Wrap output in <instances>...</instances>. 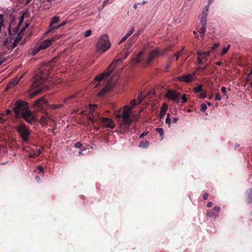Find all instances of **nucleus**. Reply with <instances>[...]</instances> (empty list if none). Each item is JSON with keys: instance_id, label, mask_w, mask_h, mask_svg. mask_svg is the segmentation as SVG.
I'll use <instances>...</instances> for the list:
<instances>
[{"instance_id": "1", "label": "nucleus", "mask_w": 252, "mask_h": 252, "mask_svg": "<svg viewBox=\"0 0 252 252\" xmlns=\"http://www.w3.org/2000/svg\"><path fill=\"white\" fill-rule=\"evenodd\" d=\"M24 16H23L20 18L19 24L13 30V33L11 32L10 28H9L8 32L10 37L3 42V47L7 49V51H5V52L11 51L15 47L17 43L22 39L25 28L29 27V25L26 24L25 26L20 28Z\"/></svg>"}, {"instance_id": "2", "label": "nucleus", "mask_w": 252, "mask_h": 252, "mask_svg": "<svg viewBox=\"0 0 252 252\" xmlns=\"http://www.w3.org/2000/svg\"><path fill=\"white\" fill-rule=\"evenodd\" d=\"M129 53L127 52L123 58H120L117 60L113 62L107 68V70L103 73L100 74L98 76H96L94 81V83H95L97 81H100L106 79V78L110 75L113 72L114 68L118 65L119 62H122L124 59H126L128 56Z\"/></svg>"}, {"instance_id": "3", "label": "nucleus", "mask_w": 252, "mask_h": 252, "mask_svg": "<svg viewBox=\"0 0 252 252\" xmlns=\"http://www.w3.org/2000/svg\"><path fill=\"white\" fill-rule=\"evenodd\" d=\"M131 113V107L129 105H125L124 107L122 115H116V118L117 119L122 118L123 124L121 126L126 125L129 126L131 123L130 115Z\"/></svg>"}, {"instance_id": "4", "label": "nucleus", "mask_w": 252, "mask_h": 252, "mask_svg": "<svg viewBox=\"0 0 252 252\" xmlns=\"http://www.w3.org/2000/svg\"><path fill=\"white\" fill-rule=\"evenodd\" d=\"M111 44L109 42V37L106 35H103L99 38L96 45V50L98 52H104L110 47Z\"/></svg>"}, {"instance_id": "5", "label": "nucleus", "mask_w": 252, "mask_h": 252, "mask_svg": "<svg viewBox=\"0 0 252 252\" xmlns=\"http://www.w3.org/2000/svg\"><path fill=\"white\" fill-rule=\"evenodd\" d=\"M29 107L28 103L21 100H18L15 103V105L13 107V111L16 114L17 117L21 116L27 110H28Z\"/></svg>"}, {"instance_id": "6", "label": "nucleus", "mask_w": 252, "mask_h": 252, "mask_svg": "<svg viewBox=\"0 0 252 252\" xmlns=\"http://www.w3.org/2000/svg\"><path fill=\"white\" fill-rule=\"evenodd\" d=\"M165 96L169 100L178 103L180 99L181 94L180 93L175 90H168L165 94Z\"/></svg>"}, {"instance_id": "7", "label": "nucleus", "mask_w": 252, "mask_h": 252, "mask_svg": "<svg viewBox=\"0 0 252 252\" xmlns=\"http://www.w3.org/2000/svg\"><path fill=\"white\" fill-rule=\"evenodd\" d=\"M17 130L23 140L26 141L28 140L30 132L25 125H19L17 127Z\"/></svg>"}, {"instance_id": "8", "label": "nucleus", "mask_w": 252, "mask_h": 252, "mask_svg": "<svg viewBox=\"0 0 252 252\" xmlns=\"http://www.w3.org/2000/svg\"><path fill=\"white\" fill-rule=\"evenodd\" d=\"M210 53L211 51L207 52H202L201 51H198L197 53L198 55V63L200 64H202L206 62L208 59Z\"/></svg>"}, {"instance_id": "9", "label": "nucleus", "mask_w": 252, "mask_h": 252, "mask_svg": "<svg viewBox=\"0 0 252 252\" xmlns=\"http://www.w3.org/2000/svg\"><path fill=\"white\" fill-rule=\"evenodd\" d=\"M209 11V6L206 5L202 10V11L199 16L201 25L205 26L207 23V16Z\"/></svg>"}, {"instance_id": "10", "label": "nucleus", "mask_w": 252, "mask_h": 252, "mask_svg": "<svg viewBox=\"0 0 252 252\" xmlns=\"http://www.w3.org/2000/svg\"><path fill=\"white\" fill-rule=\"evenodd\" d=\"M54 42L53 39H47L44 40L43 42H42L39 45L37 46L35 48L36 49L37 51H39L41 50L45 49L47 47L50 46L52 43Z\"/></svg>"}, {"instance_id": "11", "label": "nucleus", "mask_w": 252, "mask_h": 252, "mask_svg": "<svg viewBox=\"0 0 252 252\" xmlns=\"http://www.w3.org/2000/svg\"><path fill=\"white\" fill-rule=\"evenodd\" d=\"M21 116L30 123H32L33 121L36 120L35 117L29 109Z\"/></svg>"}, {"instance_id": "12", "label": "nucleus", "mask_w": 252, "mask_h": 252, "mask_svg": "<svg viewBox=\"0 0 252 252\" xmlns=\"http://www.w3.org/2000/svg\"><path fill=\"white\" fill-rule=\"evenodd\" d=\"M101 119L104 127L110 128L111 129L114 128L115 126L114 122L111 119L109 118L102 117Z\"/></svg>"}, {"instance_id": "13", "label": "nucleus", "mask_w": 252, "mask_h": 252, "mask_svg": "<svg viewBox=\"0 0 252 252\" xmlns=\"http://www.w3.org/2000/svg\"><path fill=\"white\" fill-rule=\"evenodd\" d=\"M195 76V74H186L183 75L181 76H178L177 77V79L181 82H184L185 83H190L193 80L194 77Z\"/></svg>"}, {"instance_id": "14", "label": "nucleus", "mask_w": 252, "mask_h": 252, "mask_svg": "<svg viewBox=\"0 0 252 252\" xmlns=\"http://www.w3.org/2000/svg\"><path fill=\"white\" fill-rule=\"evenodd\" d=\"M158 55H161V52H159L158 49H155L150 52L149 55L148 62L150 63L154 58Z\"/></svg>"}, {"instance_id": "15", "label": "nucleus", "mask_w": 252, "mask_h": 252, "mask_svg": "<svg viewBox=\"0 0 252 252\" xmlns=\"http://www.w3.org/2000/svg\"><path fill=\"white\" fill-rule=\"evenodd\" d=\"M42 83V81L41 80H39L37 77H34L33 79L32 89H34L36 88L40 87Z\"/></svg>"}, {"instance_id": "16", "label": "nucleus", "mask_w": 252, "mask_h": 252, "mask_svg": "<svg viewBox=\"0 0 252 252\" xmlns=\"http://www.w3.org/2000/svg\"><path fill=\"white\" fill-rule=\"evenodd\" d=\"M168 106L166 104L163 103L162 105L160 111L159 113V118L160 119H163L167 110Z\"/></svg>"}, {"instance_id": "17", "label": "nucleus", "mask_w": 252, "mask_h": 252, "mask_svg": "<svg viewBox=\"0 0 252 252\" xmlns=\"http://www.w3.org/2000/svg\"><path fill=\"white\" fill-rule=\"evenodd\" d=\"M46 103V101L45 99H44L43 98L41 97V98H40L39 99L36 100V101H35L33 103L32 105L33 106H40L43 104H45Z\"/></svg>"}, {"instance_id": "18", "label": "nucleus", "mask_w": 252, "mask_h": 252, "mask_svg": "<svg viewBox=\"0 0 252 252\" xmlns=\"http://www.w3.org/2000/svg\"><path fill=\"white\" fill-rule=\"evenodd\" d=\"M23 75L19 78H16L12 80L8 85L7 88H11L12 86H14L18 84L20 80L22 78Z\"/></svg>"}, {"instance_id": "19", "label": "nucleus", "mask_w": 252, "mask_h": 252, "mask_svg": "<svg viewBox=\"0 0 252 252\" xmlns=\"http://www.w3.org/2000/svg\"><path fill=\"white\" fill-rule=\"evenodd\" d=\"M220 208L219 206H215L213 208V211L214 212L215 214H210L212 218H216L218 216L220 211Z\"/></svg>"}, {"instance_id": "20", "label": "nucleus", "mask_w": 252, "mask_h": 252, "mask_svg": "<svg viewBox=\"0 0 252 252\" xmlns=\"http://www.w3.org/2000/svg\"><path fill=\"white\" fill-rule=\"evenodd\" d=\"M143 54V52L142 51H141L139 52L138 54L136 56V57L133 58L132 60V63H137L140 62L141 59L140 57L142 56Z\"/></svg>"}, {"instance_id": "21", "label": "nucleus", "mask_w": 252, "mask_h": 252, "mask_svg": "<svg viewBox=\"0 0 252 252\" xmlns=\"http://www.w3.org/2000/svg\"><path fill=\"white\" fill-rule=\"evenodd\" d=\"M59 20H60V18L59 17H58V16L53 17L52 18V19L51 20V22L49 25L50 28L53 27V25L58 23L59 22Z\"/></svg>"}, {"instance_id": "22", "label": "nucleus", "mask_w": 252, "mask_h": 252, "mask_svg": "<svg viewBox=\"0 0 252 252\" xmlns=\"http://www.w3.org/2000/svg\"><path fill=\"white\" fill-rule=\"evenodd\" d=\"M149 143L148 141H142L140 143L139 147L142 148H146L149 146Z\"/></svg>"}, {"instance_id": "23", "label": "nucleus", "mask_w": 252, "mask_h": 252, "mask_svg": "<svg viewBox=\"0 0 252 252\" xmlns=\"http://www.w3.org/2000/svg\"><path fill=\"white\" fill-rule=\"evenodd\" d=\"M41 92H42V89L40 88H39L37 90L32 92L30 95V98H32L33 97H34L36 94H38L40 93Z\"/></svg>"}, {"instance_id": "24", "label": "nucleus", "mask_w": 252, "mask_h": 252, "mask_svg": "<svg viewBox=\"0 0 252 252\" xmlns=\"http://www.w3.org/2000/svg\"><path fill=\"white\" fill-rule=\"evenodd\" d=\"M172 46L171 45H169L165 48L163 51L161 52V55H164L168 54V51H170L172 50Z\"/></svg>"}, {"instance_id": "25", "label": "nucleus", "mask_w": 252, "mask_h": 252, "mask_svg": "<svg viewBox=\"0 0 252 252\" xmlns=\"http://www.w3.org/2000/svg\"><path fill=\"white\" fill-rule=\"evenodd\" d=\"M4 27V16L0 14V33H1V29Z\"/></svg>"}, {"instance_id": "26", "label": "nucleus", "mask_w": 252, "mask_h": 252, "mask_svg": "<svg viewBox=\"0 0 252 252\" xmlns=\"http://www.w3.org/2000/svg\"><path fill=\"white\" fill-rule=\"evenodd\" d=\"M230 47V44H228L226 47H223L222 50L221 52V55H223L225 54L228 51Z\"/></svg>"}, {"instance_id": "27", "label": "nucleus", "mask_w": 252, "mask_h": 252, "mask_svg": "<svg viewBox=\"0 0 252 252\" xmlns=\"http://www.w3.org/2000/svg\"><path fill=\"white\" fill-rule=\"evenodd\" d=\"M135 31L134 28H131L130 31L125 35L126 39L129 37Z\"/></svg>"}, {"instance_id": "28", "label": "nucleus", "mask_w": 252, "mask_h": 252, "mask_svg": "<svg viewBox=\"0 0 252 252\" xmlns=\"http://www.w3.org/2000/svg\"><path fill=\"white\" fill-rule=\"evenodd\" d=\"M135 31L134 28H131L130 31L125 35L126 39L129 37Z\"/></svg>"}, {"instance_id": "29", "label": "nucleus", "mask_w": 252, "mask_h": 252, "mask_svg": "<svg viewBox=\"0 0 252 252\" xmlns=\"http://www.w3.org/2000/svg\"><path fill=\"white\" fill-rule=\"evenodd\" d=\"M198 32L202 34V37H203L204 34L206 32L205 26H202Z\"/></svg>"}, {"instance_id": "30", "label": "nucleus", "mask_w": 252, "mask_h": 252, "mask_svg": "<svg viewBox=\"0 0 252 252\" xmlns=\"http://www.w3.org/2000/svg\"><path fill=\"white\" fill-rule=\"evenodd\" d=\"M62 104H52L50 105V108L52 109H57L60 107H62Z\"/></svg>"}, {"instance_id": "31", "label": "nucleus", "mask_w": 252, "mask_h": 252, "mask_svg": "<svg viewBox=\"0 0 252 252\" xmlns=\"http://www.w3.org/2000/svg\"><path fill=\"white\" fill-rule=\"evenodd\" d=\"M40 123L42 125H46V117L45 116H42L40 119Z\"/></svg>"}, {"instance_id": "32", "label": "nucleus", "mask_w": 252, "mask_h": 252, "mask_svg": "<svg viewBox=\"0 0 252 252\" xmlns=\"http://www.w3.org/2000/svg\"><path fill=\"white\" fill-rule=\"evenodd\" d=\"M156 131L161 136L163 135V130L161 128H157Z\"/></svg>"}, {"instance_id": "33", "label": "nucleus", "mask_w": 252, "mask_h": 252, "mask_svg": "<svg viewBox=\"0 0 252 252\" xmlns=\"http://www.w3.org/2000/svg\"><path fill=\"white\" fill-rule=\"evenodd\" d=\"M202 85H199V86L194 88L193 89V91L196 93L199 92L202 90Z\"/></svg>"}, {"instance_id": "34", "label": "nucleus", "mask_w": 252, "mask_h": 252, "mask_svg": "<svg viewBox=\"0 0 252 252\" xmlns=\"http://www.w3.org/2000/svg\"><path fill=\"white\" fill-rule=\"evenodd\" d=\"M66 24V23L65 22H63L62 24H61L59 26H55V27H52V28L54 29V30H58L59 29V28H60L62 26H63L64 25H65Z\"/></svg>"}, {"instance_id": "35", "label": "nucleus", "mask_w": 252, "mask_h": 252, "mask_svg": "<svg viewBox=\"0 0 252 252\" xmlns=\"http://www.w3.org/2000/svg\"><path fill=\"white\" fill-rule=\"evenodd\" d=\"M248 203H250L252 201V189L250 190L249 193L248 195Z\"/></svg>"}, {"instance_id": "36", "label": "nucleus", "mask_w": 252, "mask_h": 252, "mask_svg": "<svg viewBox=\"0 0 252 252\" xmlns=\"http://www.w3.org/2000/svg\"><path fill=\"white\" fill-rule=\"evenodd\" d=\"M92 32V30H87L85 32H84V35L85 37H88L91 35Z\"/></svg>"}, {"instance_id": "37", "label": "nucleus", "mask_w": 252, "mask_h": 252, "mask_svg": "<svg viewBox=\"0 0 252 252\" xmlns=\"http://www.w3.org/2000/svg\"><path fill=\"white\" fill-rule=\"evenodd\" d=\"M182 51H180L178 52H177L176 53H175L174 55H173V56L175 57H176V60H178V59L179 58V57L182 55Z\"/></svg>"}, {"instance_id": "38", "label": "nucleus", "mask_w": 252, "mask_h": 252, "mask_svg": "<svg viewBox=\"0 0 252 252\" xmlns=\"http://www.w3.org/2000/svg\"><path fill=\"white\" fill-rule=\"evenodd\" d=\"M206 109H207V105L204 103H202L201 105L200 110L202 112H204L206 110Z\"/></svg>"}, {"instance_id": "39", "label": "nucleus", "mask_w": 252, "mask_h": 252, "mask_svg": "<svg viewBox=\"0 0 252 252\" xmlns=\"http://www.w3.org/2000/svg\"><path fill=\"white\" fill-rule=\"evenodd\" d=\"M130 103L131 105V106L130 107H131L132 110V108L136 105V100L135 99H132V100L130 101Z\"/></svg>"}, {"instance_id": "40", "label": "nucleus", "mask_w": 252, "mask_h": 252, "mask_svg": "<svg viewBox=\"0 0 252 252\" xmlns=\"http://www.w3.org/2000/svg\"><path fill=\"white\" fill-rule=\"evenodd\" d=\"M137 99H138L139 100V104L141 103V102L142 101L143 99V96H142V94H138V96H137Z\"/></svg>"}, {"instance_id": "41", "label": "nucleus", "mask_w": 252, "mask_h": 252, "mask_svg": "<svg viewBox=\"0 0 252 252\" xmlns=\"http://www.w3.org/2000/svg\"><path fill=\"white\" fill-rule=\"evenodd\" d=\"M38 156H39V153H33V154H30L29 155V157L34 158Z\"/></svg>"}, {"instance_id": "42", "label": "nucleus", "mask_w": 252, "mask_h": 252, "mask_svg": "<svg viewBox=\"0 0 252 252\" xmlns=\"http://www.w3.org/2000/svg\"><path fill=\"white\" fill-rule=\"evenodd\" d=\"M181 100L183 103H185L187 101V97L186 94H183L181 97Z\"/></svg>"}, {"instance_id": "43", "label": "nucleus", "mask_w": 252, "mask_h": 252, "mask_svg": "<svg viewBox=\"0 0 252 252\" xmlns=\"http://www.w3.org/2000/svg\"><path fill=\"white\" fill-rule=\"evenodd\" d=\"M54 31V29L52 28V27L50 28V26H49L48 30L45 32V35L48 34L50 32Z\"/></svg>"}, {"instance_id": "44", "label": "nucleus", "mask_w": 252, "mask_h": 252, "mask_svg": "<svg viewBox=\"0 0 252 252\" xmlns=\"http://www.w3.org/2000/svg\"><path fill=\"white\" fill-rule=\"evenodd\" d=\"M82 143L80 142H77L75 143V146L77 148H80L82 147Z\"/></svg>"}, {"instance_id": "45", "label": "nucleus", "mask_w": 252, "mask_h": 252, "mask_svg": "<svg viewBox=\"0 0 252 252\" xmlns=\"http://www.w3.org/2000/svg\"><path fill=\"white\" fill-rule=\"evenodd\" d=\"M221 91L222 92V93L224 95H226V89L224 87H222L221 88Z\"/></svg>"}, {"instance_id": "46", "label": "nucleus", "mask_w": 252, "mask_h": 252, "mask_svg": "<svg viewBox=\"0 0 252 252\" xmlns=\"http://www.w3.org/2000/svg\"><path fill=\"white\" fill-rule=\"evenodd\" d=\"M166 123L169 124V126H170V125L171 124V119L170 117H167L165 120Z\"/></svg>"}, {"instance_id": "47", "label": "nucleus", "mask_w": 252, "mask_h": 252, "mask_svg": "<svg viewBox=\"0 0 252 252\" xmlns=\"http://www.w3.org/2000/svg\"><path fill=\"white\" fill-rule=\"evenodd\" d=\"M61 37V35H56L54 37H52L50 38V39H53L54 41H55L56 40L59 39Z\"/></svg>"}, {"instance_id": "48", "label": "nucleus", "mask_w": 252, "mask_h": 252, "mask_svg": "<svg viewBox=\"0 0 252 252\" xmlns=\"http://www.w3.org/2000/svg\"><path fill=\"white\" fill-rule=\"evenodd\" d=\"M126 38L124 36L118 42V44H121L123 42H124L126 40Z\"/></svg>"}, {"instance_id": "49", "label": "nucleus", "mask_w": 252, "mask_h": 252, "mask_svg": "<svg viewBox=\"0 0 252 252\" xmlns=\"http://www.w3.org/2000/svg\"><path fill=\"white\" fill-rule=\"evenodd\" d=\"M148 133V132H143L142 133L140 134L139 138H143L144 136L147 135Z\"/></svg>"}, {"instance_id": "50", "label": "nucleus", "mask_w": 252, "mask_h": 252, "mask_svg": "<svg viewBox=\"0 0 252 252\" xmlns=\"http://www.w3.org/2000/svg\"><path fill=\"white\" fill-rule=\"evenodd\" d=\"M215 213H214V212L212 210H210L209 211H208L207 212V215L209 217H211V216H210V214H215Z\"/></svg>"}, {"instance_id": "51", "label": "nucleus", "mask_w": 252, "mask_h": 252, "mask_svg": "<svg viewBox=\"0 0 252 252\" xmlns=\"http://www.w3.org/2000/svg\"><path fill=\"white\" fill-rule=\"evenodd\" d=\"M221 96L219 94H217L215 97V99L217 100H220L221 99Z\"/></svg>"}, {"instance_id": "52", "label": "nucleus", "mask_w": 252, "mask_h": 252, "mask_svg": "<svg viewBox=\"0 0 252 252\" xmlns=\"http://www.w3.org/2000/svg\"><path fill=\"white\" fill-rule=\"evenodd\" d=\"M37 169L41 171L42 173H44V169L42 166H38L37 167Z\"/></svg>"}, {"instance_id": "53", "label": "nucleus", "mask_w": 252, "mask_h": 252, "mask_svg": "<svg viewBox=\"0 0 252 252\" xmlns=\"http://www.w3.org/2000/svg\"><path fill=\"white\" fill-rule=\"evenodd\" d=\"M172 57H171L170 58V59H169V63H171V61H172ZM169 67H170V63L168 64L166 66L165 68H166V69H169Z\"/></svg>"}, {"instance_id": "54", "label": "nucleus", "mask_w": 252, "mask_h": 252, "mask_svg": "<svg viewBox=\"0 0 252 252\" xmlns=\"http://www.w3.org/2000/svg\"><path fill=\"white\" fill-rule=\"evenodd\" d=\"M219 45V43H215L212 47H211L212 49H215L216 48L218 47Z\"/></svg>"}, {"instance_id": "55", "label": "nucleus", "mask_w": 252, "mask_h": 252, "mask_svg": "<svg viewBox=\"0 0 252 252\" xmlns=\"http://www.w3.org/2000/svg\"><path fill=\"white\" fill-rule=\"evenodd\" d=\"M206 95L205 93H201L200 94V96H199V97L200 98H205L206 97Z\"/></svg>"}, {"instance_id": "56", "label": "nucleus", "mask_w": 252, "mask_h": 252, "mask_svg": "<svg viewBox=\"0 0 252 252\" xmlns=\"http://www.w3.org/2000/svg\"><path fill=\"white\" fill-rule=\"evenodd\" d=\"M209 195L207 193H204L203 195V198L204 199L206 200L208 197Z\"/></svg>"}, {"instance_id": "57", "label": "nucleus", "mask_w": 252, "mask_h": 252, "mask_svg": "<svg viewBox=\"0 0 252 252\" xmlns=\"http://www.w3.org/2000/svg\"><path fill=\"white\" fill-rule=\"evenodd\" d=\"M179 120V119L177 117H175L173 120H172V122L173 123H176Z\"/></svg>"}, {"instance_id": "58", "label": "nucleus", "mask_w": 252, "mask_h": 252, "mask_svg": "<svg viewBox=\"0 0 252 252\" xmlns=\"http://www.w3.org/2000/svg\"><path fill=\"white\" fill-rule=\"evenodd\" d=\"M213 205V203L212 202H209L208 203H207V206L208 207H212Z\"/></svg>"}, {"instance_id": "59", "label": "nucleus", "mask_w": 252, "mask_h": 252, "mask_svg": "<svg viewBox=\"0 0 252 252\" xmlns=\"http://www.w3.org/2000/svg\"><path fill=\"white\" fill-rule=\"evenodd\" d=\"M208 64H206L205 66H204V67H202V68H199V69H201L202 70H204L205 69H206V68L208 66Z\"/></svg>"}, {"instance_id": "60", "label": "nucleus", "mask_w": 252, "mask_h": 252, "mask_svg": "<svg viewBox=\"0 0 252 252\" xmlns=\"http://www.w3.org/2000/svg\"><path fill=\"white\" fill-rule=\"evenodd\" d=\"M5 60L2 58H0V65L1 64L4 62Z\"/></svg>"}, {"instance_id": "61", "label": "nucleus", "mask_w": 252, "mask_h": 252, "mask_svg": "<svg viewBox=\"0 0 252 252\" xmlns=\"http://www.w3.org/2000/svg\"><path fill=\"white\" fill-rule=\"evenodd\" d=\"M105 92H106V90H105V89H103V90H102V92H101V93H99L98 94L99 95H102L104 93H105Z\"/></svg>"}, {"instance_id": "62", "label": "nucleus", "mask_w": 252, "mask_h": 252, "mask_svg": "<svg viewBox=\"0 0 252 252\" xmlns=\"http://www.w3.org/2000/svg\"><path fill=\"white\" fill-rule=\"evenodd\" d=\"M140 4V3H138V4H137V3H135V4H134V5H133V8H134V9H136V8H137V5H138V4Z\"/></svg>"}, {"instance_id": "63", "label": "nucleus", "mask_w": 252, "mask_h": 252, "mask_svg": "<svg viewBox=\"0 0 252 252\" xmlns=\"http://www.w3.org/2000/svg\"><path fill=\"white\" fill-rule=\"evenodd\" d=\"M90 119L93 124L95 123V120L94 119L90 118Z\"/></svg>"}, {"instance_id": "64", "label": "nucleus", "mask_w": 252, "mask_h": 252, "mask_svg": "<svg viewBox=\"0 0 252 252\" xmlns=\"http://www.w3.org/2000/svg\"><path fill=\"white\" fill-rule=\"evenodd\" d=\"M6 112L7 114H9L11 113V111L10 110H7Z\"/></svg>"}]
</instances>
